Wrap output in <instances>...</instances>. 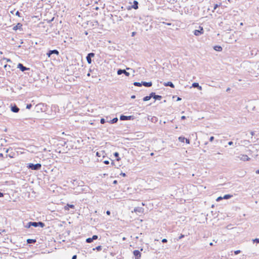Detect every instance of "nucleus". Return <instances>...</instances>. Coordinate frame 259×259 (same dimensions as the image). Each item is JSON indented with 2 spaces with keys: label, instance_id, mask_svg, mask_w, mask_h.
Here are the masks:
<instances>
[{
  "label": "nucleus",
  "instance_id": "a18cd8bd",
  "mask_svg": "<svg viewBox=\"0 0 259 259\" xmlns=\"http://www.w3.org/2000/svg\"><path fill=\"white\" fill-rule=\"evenodd\" d=\"M213 140H214V137L211 136V137H210V138H209V141L210 142L213 141Z\"/></svg>",
  "mask_w": 259,
  "mask_h": 259
},
{
  "label": "nucleus",
  "instance_id": "4be33fe9",
  "mask_svg": "<svg viewBox=\"0 0 259 259\" xmlns=\"http://www.w3.org/2000/svg\"><path fill=\"white\" fill-rule=\"evenodd\" d=\"M114 156L116 157L117 161H119L120 160V158L119 157V153L117 152L114 153Z\"/></svg>",
  "mask_w": 259,
  "mask_h": 259
},
{
  "label": "nucleus",
  "instance_id": "6e6d98bb",
  "mask_svg": "<svg viewBox=\"0 0 259 259\" xmlns=\"http://www.w3.org/2000/svg\"><path fill=\"white\" fill-rule=\"evenodd\" d=\"M186 119V116H182L181 117V119H182V120H184V119Z\"/></svg>",
  "mask_w": 259,
  "mask_h": 259
},
{
  "label": "nucleus",
  "instance_id": "dca6fc26",
  "mask_svg": "<svg viewBox=\"0 0 259 259\" xmlns=\"http://www.w3.org/2000/svg\"><path fill=\"white\" fill-rule=\"evenodd\" d=\"M13 29L14 30H17L18 29L22 30V24H21L20 23H17V24L13 27Z\"/></svg>",
  "mask_w": 259,
  "mask_h": 259
},
{
  "label": "nucleus",
  "instance_id": "69168bd1",
  "mask_svg": "<svg viewBox=\"0 0 259 259\" xmlns=\"http://www.w3.org/2000/svg\"><path fill=\"white\" fill-rule=\"evenodd\" d=\"M256 174H259V169H258V170H257L256 171Z\"/></svg>",
  "mask_w": 259,
  "mask_h": 259
},
{
  "label": "nucleus",
  "instance_id": "680f3d73",
  "mask_svg": "<svg viewBox=\"0 0 259 259\" xmlns=\"http://www.w3.org/2000/svg\"><path fill=\"white\" fill-rule=\"evenodd\" d=\"M135 34H136V32H132V36H134V35H135Z\"/></svg>",
  "mask_w": 259,
  "mask_h": 259
},
{
  "label": "nucleus",
  "instance_id": "2eb2a0df",
  "mask_svg": "<svg viewBox=\"0 0 259 259\" xmlns=\"http://www.w3.org/2000/svg\"><path fill=\"white\" fill-rule=\"evenodd\" d=\"M144 208L140 207H137L134 208V211L135 212H138L140 213H142L143 212Z\"/></svg>",
  "mask_w": 259,
  "mask_h": 259
},
{
  "label": "nucleus",
  "instance_id": "052dcab7",
  "mask_svg": "<svg viewBox=\"0 0 259 259\" xmlns=\"http://www.w3.org/2000/svg\"><path fill=\"white\" fill-rule=\"evenodd\" d=\"M136 98V96L135 95H133L131 96L132 99H135Z\"/></svg>",
  "mask_w": 259,
  "mask_h": 259
},
{
  "label": "nucleus",
  "instance_id": "09e8293b",
  "mask_svg": "<svg viewBox=\"0 0 259 259\" xmlns=\"http://www.w3.org/2000/svg\"><path fill=\"white\" fill-rule=\"evenodd\" d=\"M240 252V250H236L234 252L235 254H238V253H239Z\"/></svg>",
  "mask_w": 259,
  "mask_h": 259
},
{
  "label": "nucleus",
  "instance_id": "393cba45",
  "mask_svg": "<svg viewBox=\"0 0 259 259\" xmlns=\"http://www.w3.org/2000/svg\"><path fill=\"white\" fill-rule=\"evenodd\" d=\"M232 197V195H231L226 194L224 196L223 198L225 199H228L231 198Z\"/></svg>",
  "mask_w": 259,
  "mask_h": 259
},
{
  "label": "nucleus",
  "instance_id": "412c9836",
  "mask_svg": "<svg viewBox=\"0 0 259 259\" xmlns=\"http://www.w3.org/2000/svg\"><path fill=\"white\" fill-rule=\"evenodd\" d=\"M36 240L35 239H27V243L28 244L34 243H35Z\"/></svg>",
  "mask_w": 259,
  "mask_h": 259
},
{
  "label": "nucleus",
  "instance_id": "bf43d9fd",
  "mask_svg": "<svg viewBox=\"0 0 259 259\" xmlns=\"http://www.w3.org/2000/svg\"><path fill=\"white\" fill-rule=\"evenodd\" d=\"M117 181L116 180H114V181H113V184H117Z\"/></svg>",
  "mask_w": 259,
  "mask_h": 259
},
{
  "label": "nucleus",
  "instance_id": "9d476101",
  "mask_svg": "<svg viewBox=\"0 0 259 259\" xmlns=\"http://www.w3.org/2000/svg\"><path fill=\"white\" fill-rule=\"evenodd\" d=\"M59 54V51L57 50H50L47 54V56L49 57H51V55L53 54H56L58 55Z\"/></svg>",
  "mask_w": 259,
  "mask_h": 259
},
{
  "label": "nucleus",
  "instance_id": "338daca9",
  "mask_svg": "<svg viewBox=\"0 0 259 259\" xmlns=\"http://www.w3.org/2000/svg\"><path fill=\"white\" fill-rule=\"evenodd\" d=\"M3 157V154L0 153V157Z\"/></svg>",
  "mask_w": 259,
  "mask_h": 259
},
{
  "label": "nucleus",
  "instance_id": "f3484780",
  "mask_svg": "<svg viewBox=\"0 0 259 259\" xmlns=\"http://www.w3.org/2000/svg\"><path fill=\"white\" fill-rule=\"evenodd\" d=\"M163 84L165 87H171L172 88H175L174 84L171 81H168V82H164L163 83Z\"/></svg>",
  "mask_w": 259,
  "mask_h": 259
},
{
  "label": "nucleus",
  "instance_id": "ddd939ff",
  "mask_svg": "<svg viewBox=\"0 0 259 259\" xmlns=\"http://www.w3.org/2000/svg\"><path fill=\"white\" fill-rule=\"evenodd\" d=\"M11 110L13 112L17 113L19 111V108L16 105L11 106Z\"/></svg>",
  "mask_w": 259,
  "mask_h": 259
},
{
  "label": "nucleus",
  "instance_id": "7ed1b4c3",
  "mask_svg": "<svg viewBox=\"0 0 259 259\" xmlns=\"http://www.w3.org/2000/svg\"><path fill=\"white\" fill-rule=\"evenodd\" d=\"M27 167L29 169H30L31 170H39L41 167V165L40 163H36V164H33V163H29L28 164Z\"/></svg>",
  "mask_w": 259,
  "mask_h": 259
},
{
  "label": "nucleus",
  "instance_id": "7c9ffc66",
  "mask_svg": "<svg viewBox=\"0 0 259 259\" xmlns=\"http://www.w3.org/2000/svg\"><path fill=\"white\" fill-rule=\"evenodd\" d=\"M241 143H242V144H245V145H246V144H249V143H250V142H249V141H248V140H243V141H241Z\"/></svg>",
  "mask_w": 259,
  "mask_h": 259
},
{
  "label": "nucleus",
  "instance_id": "774afa93",
  "mask_svg": "<svg viewBox=\"0 0 259 259\" xmlns=\"http://www.w3.org/2000/svg\"><path fill=\"white\" fill-rule=\"evenodd\" d=\"M111 165H114V161H112V162H111Z\"/></svg>",
  "mask_w": 259,
  "mask_h": 259
},
{
  "label": "nucleus",
  "instance_id": "603ef678",
  "mask_svg": "<svg viewBox=\"0 0 259 259\" xmlns=\"http://www.w3.org/2000/svg\"><path fill=\"white\" fill-rule=\"evenodd\" d=\"M76 258H77V255H74L72 257V259H76Z\"/></svg>",
  "mask_w": 259,
  "mask_h": 259
},
{
  "label": "nucleus",
  "instance_id": "e433bc0d",
  "mask_svg": "<svg viewBox=\"0 0 259 259\" xmlns=\"http://www.w3.org/2000/svg\"><path fill=\"white\" fill-rule=\"evenodd\" d=\"M3 60H6L7 62H12V61L10 59L4 58Z\"/></svg>",
  "mask_w": 259,
  "mask_h": 259
},
{
  "label": "nucleus",
  "instance_id": "37998d69",
  "mask_svg": "<svg viewBox=\"0 0 259 259\" xmlns=\"http://www.w3.org/2000/svg\"><path fill=\"white\" fill-rule=\"evenodd\" d=\"M224 199V198H223V197H222L221 196H220V197H219L217 199V200H217V201H219L220 200H222V199Z\"/></svg>",
  "mask_w": 259,
  "mask_h": 259
},
{
  "label": "nucleus",
  "instance_id": "58836bf2",
  "mask_svg": "<svg viewBox=\"0 0 259 259\" xmlns=\"http://www.w3.org/2000/svg\"><path fill=\"white\" fill-rule=\"evenodd\" d=\"M105 122H106V121H105V119L104 118H101V120H100L101 123L104 124V123H105Z\"/></svg>",
  "mask_w": 259,
  "mask_h": 259
},
{
  "label": "nucleus",
  "instance_id": "2f4dec72",
  "mask_svg": "<svg viewBox=\"0 0 259 259\" xmlns=\"http://www.w3.org/2000/svg\"><path fill=\"white\" fill-rule=\"evenodd\" d=\"M97 250L98 251H100L102 249V246L99 245V246H98L97 247H96L95 248H94L93 250Z\"/></svg>",
  "mask_w": 259,
  "mask_h": 259
},
{
  "label": "nucleus",
  "instance_id": "a878e982",
  "mask_svg": "<svg viewBox=\"0 0 259 259\" xmlns=\"http://www.w3.org/2000/svg\"><path fill=\"white\" fill-rule=\"evenodd\" d=\"M134 85L137 87H141L142 85V81L141 82H134Z\"/></svg>",
  "mask_w": 259,
  "mask_h": 259
},
{
  "label": "nucleus",
  "instance_id": "c9c22d12",
  "mask_svg": "<svg viewBox=\"0 0 259 259\" xmlns=\"http://www.w3.org/2000/svg\"><path fill=\"white\" fill-rule=\"evenodd\" d=\"M93 240H96L98 238V236L96 235H94L92 237Z\"/></svg>",
  "mask_w": 259,
  "mask_h": 259
},
{
  "label": "nucleus",
  "instance_id": "4468645a",
  "mask_svg": "<svg viewBox=\"0 0 259 259\" xmlns=\"http://www.w3.org/2000/svg\"><path fill=\"white\" fill-rule=\"evenodd\" d=\"M138 5H139L138 2L137 1L135 0L133 2V5L131 6V8H133L135 10H137L139 8Z\"/></svg>",
  "mask_w": 259,
  "mask_h": 259
},
{
  "label": "nucleus",
  "instance_id": "c03bdc74",
  "mask_svg": "<svg viewBox=\"0 0 259 259\" xmlns=\"http://www.w3.org/2000/svg\"><path fill=\"white\" fill-rule=\"evenodd\" d=\"M161 241L162 243H166L167 242V240L166 239L164 238Z\"/></svg>",
  "mask_w": 259,
  "mask_h": 259
},
{
  "label": "nucleus",
  "instance_id": "b1692460",
  "mask_svg": "<svg viewBox=\"0 0 259 259\" xmlns=\"http://www.w3.org/2000/svg\"><path fill=\"white\" fill-rule=\"evenodd\" d=\"M117 121H118V118L117 117H115L110 121V123L112 124H113V123H116L117 122Z\"/></svg>",
  "mask_w": 259,
  "mask_h": 259
},
{
  "label": "nucleus",
  "instance_id": "5701e85b",
  "mask_svg": "<svg viewBox=\"0 0 259 259\" xmlns=\"http://www.w3.org/2000/svg\"><path fill=\"white\" fill-rule=\"evenodd\" d=\"M155 100H160L162 99V96L160 95H156L154 96V98Z\"/></svg>",
  "mask_w": 259,
  "mask_h": 259
},
{
  "label": "nucleus",
  "instance_id": "c85d7f7f",
  "mask_svg": "<svg viewBox=\"0 0 259 259\" xmlns=\"http://www.w3.org/2000/svg\"><path fill=\"white\" fill-rule=\"evenodd\" d=\"M93 241L92 238H88L86 239V242L90 243Z\"/></svg>",
  "mask_w": 259,
  "mask_h": 259
},
{
  "label": "nucleus",
  "instance_id": "3c124183",
  "mask_svg": "<svg viewBox=\"0 0 259 259\" xmlns=\"http://www.w3.org/2000/svg\"><path fill=\"white\" fill-rule=\"evenodd\" d=\"M233 144V143L232 141H230V142H228V145H230V146H231Z\"/></svg>",
  "mask_w": 259,
  "mask_h": 259
},
{
  "label": "nucleus",
  "instance_id": "6ab92c4d",
  "mask_svg": "<svg viewBox=\"0 0 259 259\" xmlns=\"http://www.w3.org/2000/svg\"><path fill=\"white\" fill-rule=\"evenodd\" d=\"M192 87L194 88H197L199 90H202V87L199 85V83L197 82H194L192 84Z\"/></svg>",
  "mask_w": 259,
  "mask_h": 259
},
{
  "label": "nucleus",
  "instance_id": "4d7b16f0",
  "mask_svg": "<svg viewBox=\"0 0 259 259\" xmlns=\"http://www.w3.org/2000/svg\"><path fill=\"white\" fill-rule=\"evenodd\" d=\"M250 134H251V135L252 136H254V132L251 131V132H250Z\"/></svg>",
  "mask_w": 259,
  "mask_h": 259
},
{
  "label": "nucleus",
  "instance_id": "79ce46f5",
  "mask_svg": "<svg viewBox=\"0 0 259 259\" xmlns=\"http://www.w3.org/2000/svg\"><path fill=\"white\" fill-rule=\"evenodd\" d=\"M67 206L71 208H74V205H73V204H67Z\"/></svg>",
  "mask_w": 259,
  "mask_h": 259
},
{
  "label": "nucleus",
  "instance_id": "f8f14e48",
  "mask_svg": "<svg viewBox=\"0 0 259 259\" xmlns=\"http://www.w3.org/2000/svg\"><path fill=\"white\" fill-rule=\"evenodd\" d=\"M134 255L136 259H140L141 257V252L138 250H135L133 252Z\"/></svg>",
  "mask_w": 259,
  "mask_h": 259
},
{
  "label": "nucleus",
  "instance_id": "f03ea898",
  "mask_svg": "<svg viewBox=\"0 0 259 259\" xmlns=\"http://www.w3.org/2000/svg\"><path fill=\"white\" fill-rule=\"evenodd\" d=\"M46 106L43 103H39L35 105L34 110L36 112H45Z\"/></svg>",
  "mask_w": 259,
  "mask_h": 259
},
{
  "label": "nucleus",
  "instance_id": "cd10ccee",
  "mask_svg": "<svg viewBox=\"0 0 259 259\" xmlns=\"http://www.w3.org/2000/svg\"><path fill=\"white\" fill-rule=\"evenodd\" d=\"M185 140V137H182V136H181V137H180L179 138V141H180V142H184Z\"/></svg>",
  "mask_w": 259,
  "mask_h": 259
},
{
  "label": "nucleus",
  "instance_id": "13d9d810",
  "mask_svg": "<svg viewBox=\"0 0 259 259\" xmlns=\"http://www.w3.org/2000/svg\"><path fill=\"white\" fill-rule=\"evenodd\" d=\"M3 196H4L3 193L0 192V197H3Z\"/></svg>",
  "mask_w": 259,
  "mask_h": 259
},
{
  "label": "nucleus",
  "instance_id": "423d86ee",
  "mask_svg": "<svg viewBox=\"0 0 259 259\" xmlns=\"http://www.w3.org/2000/svg\"><path fill=\"white\" fill-rule=\"evenodd\" d=\"M95 56V54L94 53H89L86 57L87 61L89 64L92 63V58Z\"/></svg>",
  "mask_w": 259,
  "mask_h": 259
},
{
  "label": "nucleus",
  "instance_id": "1a4fd4ad",
  "mask_svg": "<svg viewBox=\"0 0 259 259\" xmlns=\"http://www.w3.org/2000/svg\"><path fill=\"white\" fill-rule=\"evenodd\" d=\"M117 73L118 75H121L122 74H125L126 76H128L130 75V73L127 72L124 69H119L118 70H117Z\"/></svg>",
  "mask_w": 259,
  "mask_h": 259
},
{
  "label": "nucleus",
  "instance_id": "39448f33",
  "mask_svg": "<svg viewBox=\"0 0 259 259\" xmlns=\"http://www.w3.org/2000/svg\"><path fill=\"white\" fill-rule=\"evenodd\" d=\"M203 33H204L203 28L201 26H199V29L195 30L194 31V35H195L196 36H199V35L203 34Z\"/></svg>",
  "mask_w": 259,
  "mask_h": 259
},
{
  "label": "nucleus",
  "instance_id": "a211bd4d",
  "mask_svg": "<svg viewBox=\"0 0 259 259\" xmlns=\"http://www.w3.org/2000/svg\"><path fill=\"white\" fill-rule=\"evenodd\" d=\"M142 85H144L146 87H150L152 86V83L151 81H150V82L142 81Z\"/></svg>",
  "mask_w": 259,
  "mask_h": 259
},
{
  "label": "nucleus",
  "instance_id": "f257e3e1",
  "mask_svg": "<svg viewBox=\"0 0 259 259\" xmlns=\"http://www.w3.org/2000/svg\"><path fill=\"white\" fill-rule=\"evenodd\" d=\"M250 67L251 70H249L248 72L251 74L257 76L259 75V62L255 64L252 63L250 64Z\"/></svg>",
  "mask_w": 259,
  "mask_h": 259
},
{
  "label": "nucleus",
  "instance_id": "6e6552de",
  "mask_svg": "<svg viewBox=\"0 0 259 259\" xmlns=\"http://www.w3.org/2000/svg\"><path fill=\"white\" fill-rule=\"evenodd\" d=\"M238 158L242 161H248L250 160V158L247 155L244 154H241L238 156Z\"/></svg>",
  "mask_w": 259,
  "mask_h": 259
},
{
  "label": "nucleus",
  "instance_id": "8fccbe9b",
  "mask_svg": "<svg viewBox=\"0 0 259 259\" xmlns=\"http://www.w3.org/2000/svg\"><path fill=\"white\" fill-rule=\"evenodd\" d=\"M184 237V235H183V234H181L180 237H179V239H181L182 238H183V237Z\"/></svg>",
  "mask_w": 259,
  "mask_h": 259
},
{
  "label": "nucleus",
  "instance_id": "de8ad7c7",
  "mask_svg": "<svg viewBox=\"0 0 259 259\" xmlns=\"http://www.w3.org/2000/svg\"><path fill=\"white\" fill-rule=\"evenodd\" d=\"M186 143L187 144H190V140L188 139L185 138Z\"/></svg>",
  "mask_w": 259,
  "mask_h": 259
},
{
  "label": "nucleus",
  "instance_id": "20e7f679",
  "mask_svg": "<svg viewBox=\"0 0 259 259\" xmlns=\"http://www.w3.org/2000/svg\"><path fill=\"white\" fill-rule=\"evenodd\" d=\"M32 225V226L34 227H40L43 228L45 226V224L42 222H32V223L31 224Z\"/></svg>",
  "mask_w": 259,
  "mask_h": 259
},
{
  "label": "nucleus",
  "instance_id": "9b49d317",
  "mask_svg": "<svg viewBox=\"0 0 259 259\" xmlns=\"http://www.w3.org/2000/svg\"><path fill=\"white\" fill-rule=\"evenodd\" d=\"M132 119H133L132 116H125V115H121L120 116V119L121 120H131Z\"/></svg>",
  "mask_w": 259,
  "mask_h": 259
},
{
  "label": "nucleus",
  "instance_id": "49530a36",
  "mask_svg": "<svg viewBox=\"0 0 259 259\" xmlns=\"http://www.w3.org/2000/svg\"><path fill=\"white\" fill-rule=\"evenodd\" d=\"M104 163H105V164H109V160H105L104 161Z\"/></svg>",
  "mask_w": 259,
  "mask_h": 259
},
{
  "label": "nucleus",
  "instance_id": "aec40b11",
  "mask_svg": "<svg viewBox=\"0 0 259 259\" xmlns=\"http://www.w3.org/2000/svg\"><path fill=\"white\" fill-rule=\"evenodd\" d=\"M213 49L217 51L221 52L222 51V48L220 46H215L213 47Z\"/></svg>",
  "mask_w": 259,
  "mask_h": 259
},
{
  "label": "nucleus",
  "instance_id": "c756f323",
  "mask_svg": "<svg viewBox=\"0 0 259 259\" xmlns=\"http://www.w3.org/2000/svg\"><path fill=\"white\" fill-rule=\"evenodd\" d=\"M151 98H150L149 96H146L143 98V100L144 101H149Z\"/></svg>",
  "mask_w": 259,
  "mask_h": 259
},
{
  "label": "nucleus",
  "instance_id": "4c0bfd02",
  "mask_svg": "<svg viewBox=\"0 0 259 259\" xmlns=\"http://www.w3.org/2000/svg\"><path fill=\"white\" fill-rule=\"evenodd\" d=\"M32 105L31 104H29L26 105V108L30 109L32 107Z\"/></svg>",
  "mask_w": 259,
  "mask_h": 259
},
{
  "label": "nucleus",
  "instance_id": "473e14b6",
  "mask_svg": "<svg viewBox=\"0 0 259 259\" xmlns=\"http://www.w3.org/2000/svg\"><path fill=\"white\" fill-rule=\"evenodd\" d=\"M154 96H155V93L154 92L151 93L149 95V97L150 98H154Z\"/></svg>",
  "mask_w": 259,
  "mask_h": 259
},
{
  "label": "nucleus",
  "instance_id": "864d4df0",
  "mask_svg": "<svg viewBox=\"0 0 259 259\" xmlns=\"http://www.w3.org/2000/svg\"><path fill=\"white\" fill-rule=\"evenodd\" d=\"M120 175H121L122 177H125L126 176V174L125 173H123V172H121L120 174Z\"/></svg>",
  "mask_w": 259,
  "mask_h": 259
},
{
  "label": "nucleus",
  "instance_id": "f704fd0d",
  "mask_svg": "<svg viewBox=\"0 0 259 259\" xmlns=\"http://www.w3.org/2000/svg\"><path fill=\"white\" fill-rule=\"evenodd\" d=\"M4 68H5L6 70H7L8 69L11 68V66L10 65L5 64L4 65Z\"/></svg>",
  "mask_w": 259,
  "mask_h": 259
},
{
  "label": "nucleus",
  "instance_id": "0eeeda50",
  "mask_svg": "<svg viewBox=\"0 0 259 259\" xmlns=\"http://www.w3.org/2000/svg\"><path fill=\"white\" fill-rule=\"evenodd\" d=\"M17 68H19L22 72L30 70L29 68H27L23 66V65L22 63H19L17 65Z\"/></svg>",
  "mask_w": 259,
  "mask_h": 259
},
{
  "label": "nucleus",
  "instance_id": "72a5a7b5",
  "mask_svg": "<svg viewBox=\"0 0 259 259\" xmlns=\"http://www.w3.org/2000/svg\"><path fill=\"white\" fill-rule=\"evenodd\" d=\"M221 5V3H220L219 5H218V4H215V5H214V6L213 10L212 12H214V11L215 10H216V9H217V8L218 7H219V6H220V5Z\"/></svg>",
  "mask_w": 259,
  "mask_h": 259
},
{
  "label": "nucleus",
  "instance_id": "bb28decb",
  "mask_svg": "<svg viewBox=\"0 0 259 259\" xmlns=\"http://www.w3.org/2000/svg\"><path fill=\"white\" fill-rule=\"evenodd\" d=\"M32 223V222H28L26 225H25V228H29L32 226V225L31 224Z\"/></svg>",
  "mask_w": 259,
  "mask_h": 259
},
{
  "label": "nucleus",
  "instance_id": "a19ab883",
  "mask_svg": "<svg viewBox=\"0 0 259 259\" xmlns=\"http://www.w3.org/2000/svg\"><path fill=\"white\" fill-rule=\"evenodd\" d=\"M253 241L254 242H256V243H259V239H258V238L254 239L253 240Z\"/></svg>",
  "mask_w": 259,
  "mask_h": 259
},
{
  "label": "nucleus",
  "instance_id": "5fc2aeb1",
  "mask_svg": "<svg viewBox=\"0 0 259 259\" xmlns=\"http://www.w3.org/2000/svg\"><path fill=\"white\" fill-rule=\"evenodd\" d=\"M110 213H111V212H110V211L109 210H107V211H106V214H107V215H110Z\"/></svg>",
  "mask_w": 259,
  "mask_h": 259
},
{
  "label": "nucleus",
  "instance_id": "e2e57ef3",
  "mask_svg": "<svg viewBox=\"0 0 259 259\" xmlns=\"http://www.w3.org/2000/svg\"><path fill=\"white\" fill-rule=\"evenodd\" d=\"M230 90V88H228L227 89L226 91L229 92Z\"/></svg>",
  "mask_w": 259,
  "mask_h": 259
},
{
  "label": "nucleus",
  "instance_id": "ea45409f",
  "mask_svg": "<svg viewBox=\"0 0 259 259\" xmlns=\"http://www.w3.org/2000/svg\"><path fill=\"white\" fill-rule=\"evenodd\" d=\"M20 14H20V13L18 11H17L16 12V15L18 16V17H22V16L20 15Z\"/></svg>",
  "mask_w": 259,
  "mask_h": 259
},
{
  "label": "nucleus",
  "instance_id": "0e129e2a",
  "mask_svg": "<svg viewBox=\"0 0 259 259\" xmlns=\"http://www.w3.org/2000/svg\"><path fill=\"white\" fill-rule=\"evenodd\" d=\"M181 100V98L180 97H178L177 101H180Z\"/></svg>",
  "mask_w": 259,
  "mask_h": 259
}]
</instances>
